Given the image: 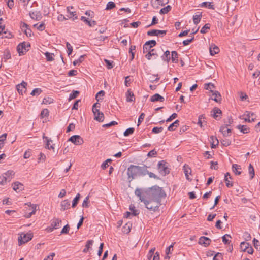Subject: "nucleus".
Segmentation results:
<instances>
[{
    "label": "nucleus",
    "mask_w": 260,
    "mask_h": 260,
    "mask_svg": "<svg viewBox=\"0 0 260 260\" xmlns=\"http://www.w3.org/2000/svg\"><path fill=\"white\" fill-rule=\"evenodd\" d=\"M61 210L64 211L70 208V203L67 200H65L61 202Z\"/></svg>",
    "instance_id": "obj_31"
},
{
    "label": "nucleus",
    "mask_w": 260,
    "mask_h": 260,
    "mask_svg": "<svg viewBox=\"0 0 260 260\" xmlns=\"http://www.w3.org/2000/svg\"><path fill=\"white\" fill-rule=\"evenodd\" d=\"M183 170L186 179L188 180L191 181V179L189 178V174H191V170L190 168H189L188 165H185L183 166Z\"/></svg>",
    "instance_id": "obj_25"
},
{
    "label": "nucleus",
    "mask_w": 260,
    "mask_h": 260,
    "mask_svg": "<svg viewBox=\"0 0 260 260\" xmlns=\"http://www.w3.org/2000/svg\"><path fill=\"white\" fill-rule=\"evenodd\" d=\"M81 20L88 24L89 26L92 27L96 24V22L94 20H89L87 18L84 16H82Z\"/></svg>",
    "instance_id": "obj_26"
},
{
    "label": "nucleus",
    "mask_w": 260,
    "mask_h": 260,
    "mask_svg": "<svg viewBox=\"0 0 260 260\" xmlns=\"http://www.w3.org/2000/svg\"><path fill=\"white\" fill-rule=\"evenodd\" d=\"M219 52V48L215 45H212L210 47V53L211 55H214Z\"/></svg>",
    "instance_id": "obj_30"
},
{
    "label": "nucleus",
    "mask_w": 260,
    "mask_h": 260,
    "mask_svg": "<svg viewBox=\"0 0 260 260\" xmlns=\"http://www.w3.org/2000/svg\"><path fill=\"white\" fill-rule=\"evenodd\" d=\"M210 25L209 23L206 24L201 29L200 32L201 34H206L208 32V30L210 29Z\"/></svg>",
    "instance_id": "obj_45"
},
{
    "label": "nucleus",
    "mask_w": 260,
    "mask_h": 260,
    "mask_svg": "<svg viewBox=\"0 0 260 260\" xmlns=\"http://www.w3.org/2000/svg\"><path fill=\"white\" fill-rule=\"evenodd\" d=\"M211 240L206 237H201L199 241V243L201 245H204L205 247L208 246L210 245Z\"/></svg>",
    "instance_id": "obj_15"
},
{
    "label": "nucleus",
    "mask_w": 260,
    "mask_h": 260,
    "mask_svg": "<svg viewBox=\"0 0 260 260\" xmlns=\"http://www.w3.org/2000/svg\"><path fill=\"white\" fill-rule=\"evenodd\" d=\"M115 6H116V5L114 2H109L106 5L105 10H111V9H113L114 8H115Z\"/></svg>",
    "instance_id": "obj_52"
},
{
    "label": "nucleus",
    "mask_w": 260,
    "mask_h": 260,
    "mask_svg": "<svg viewBox=\"0 0 260 260\" xmlns=\"http://www.w3.org/2000/svg\"><path fill=\"white\" fill-rule=\"evenodd\" d=\"M169 2V0H152L151 4L154 7L155 5L159 4L161 5H165L168 4Z\"/></svg>",
    "instance_id": "obj_34"
},
{
    "label": "nucleus",
    "mask_w": 260,
    "mask_h": 260,
    "mask_svg": "<svg viewBox=\"0 0 260 260\" xmlns=\"http://www.w3.org/2000/svg\"><path fill=\"white\" fill-rule=\"evenodd\" d=\"M29 16L31 18L36 20H39L42 17L41 14L38 11L30 12Z\"/></svg>",
    "instance_id": "obj_20"
},
{
    "label": "nucleus",
    "mask_w": 260,
    "mask_h": 260,
    "mask_svg": "<svg viewBox=\"0 0 260 260\" xmlns=\"http://www.w3.org/2000/svg\"><path fill=\"white\" fill-rule=\"evenodd\" d=\"M157 169L159 173L163 176L169 174L170 169L168 166V163L164 160L160 161L157 164Z\"/></svg>",
    "instance_id": "obj_4"
},
{
    "label": "nucleus",
    "mask_w": 260,
    "mask_h": 260,
    "mask_svg": "<svg viewBox=\"0 0 260 260\" xmlns=\"http://www.w3.org/2000/svg\"><path fill=\"white\" fill-rule=\"evenodd\" d=\"M125 96L126 100L127 102H132L135 101L134 94L130 89L127 91Z\"/></svg>",
    "instance_id": "obj_19"
},
{
    "label": "nucleus",
    "mask_w": 260,
    "mask_h": 260,
    "mask_svg": "<svg viewBox=\"0 0 260 260\" xmlns=\"http://www.w3.org/2000/svg\"><path fill=\"white\" fill-rule=\"evenodd\" d=\"M105 94V92L103 90H101L96 95V99L98 101L102 99Z\"/></svg>",
    "instance_id": "obj_60"
},
{
    "label": "nucleus",
    "mask_w": 260,
    "mask_h": 260,
    "mask_svg": "<svg viewBox=\"0 0 260 260\" xmlns=\"http://www.w3.org/2000/svg\"><path fill=\"white\" fill-rule=\"evenodd\" d=\"M202 15L200 13L199 14H196L193 16V21L195 25L199 24L201 20Z\"/></svg>",
    "instance_id": "obj_36"
},
{
    "label": "nucleus",
    "mask_w": 260,
    "mask_h": 260,
    "mask_svg": "<svg viewBox=\"0 0 260 260\" xmlns=\"http://www.w3.org/2000/svg\"><path fill=\"white\" fill-rule=\"evenodd\" d=\"M42 92V90L40 88H37L34 89L30 94L33 96L39 95Z\"/></svg>",
    "instance_id": "obj_55"
},
{
    "label": "nucleus",
    "mask_w": 260,
    "mask_h": 260,
    "mask_svg": "<svg viewBox=\"0 0 260 260\" xmlns=\"http://www.w3.org/2000/svg\"><path fill=\"white\" fill-rule=\"evenodd\" d=\"M150 101L152 102L157 101L164 102L165 101V99L159 94L156 93L151 97Z\"/></svg>",
    "instance_id": "obj_21"
},
{
    "label": "nucleus",
    "mask_w": 260,
    "mask_h": 260,
    "mask_svg": "<svg viewBox=\"0 0 260 260\" xmlns=\"http://www.w3.org/2000/svg\"><path fill=\"white\" fill-rule=\"evenodd\" d=\"M220 131L222 133L224 136L228 137L230 135L231 129L228 128V126L223 125L221 126Z\"/></svg>",
    "instance_id": "obj_18"
},
{
    "label": "nucleus",
    "mask_w": 260,
    "mask_h": 260,
    "mask_svg": "<svg viewBox=\"0 0 260 260\" xmlns=\"http://www.w3.org/2000/svg\"><path fill=\"white\" fill-rule=\"evenodd\" d=\"M43 138L46 141V147H45L46 148H47L48 149L54 150V144L49 146L50 143L52 142V140L51 139H50L48 137L45 136H43Z\"/></svg>",
    "instance_id": "obj_22"
},
{
    "label": "nucleus",
    "mask_w": 260,
    "mask_h": 260,
    "mask_svg": "<svg viewBox=\"0 0 260 260\" xmlns=\"http://www.w3.org/2000/svg\"><path fill=\"white\" fill-rule=\"evenodd\" d=\"M13 189L17 192H19L20 191L23 189V185L19 182H15L12 184Z\"/></svg>",
    "instance_id": "obj_17"
},
{
    "label": "nucleus",
    "mask_w": 260,
    "mask_h": 260,
    "mask_svg": "<svg viewBox=\"0 0 260 260\" xmlns=\"http://www.w3.org/2000/svg\"><path fill=\"white\" fill-rule=\"evenodd\" d=\"M7 134L4 133L0 136V149L4 146L5 141L6 140Z\"/></svg>",
    "instance_id": "obj_43"
},
{
    "label": "nucleus",
    "mask_w": 260,
    "mask_h": 260,
    "mask_svg": "<svg viewBox=\"0 0 260 260\" xmlns=\"http://www.w3.org/2000/svg\"><path fill=\"white\" fill-rule=\"evenodd\" d=\"M249 245V243L245 242H242L240 244V248L243 251L246 252V249Z\"/></svg>",
    "instance_id": "obj_47"
},
{
    "label": "nucleus",
    "mask_w": 260,
    "mask_h": 260,
    "mask_svg": "<svg viewBox=\"0 0 260 260\" xmlns=\"http://www.w3.org/2000/svg\"><path fill=\"white\" fill-rule=\"evenodd\" d=\"M210 141L211 143V147L212 148H216V146H217L219 143L217 138L213 136L210 137Z\"/></svg>",
    "instance_id": "obj_23"
},
{
    "label": "nucleus",
    "mask_w": 260,
    "mask_h": 260,
    "mask_svg": "<svg viewBox=\"0 0 260 260\" xmlns=\"http://www.w3.org/2000/svg\"><path fill=\"white\" fill-rule=\"evenodd\" d=\"M139 166H135L133 165H130L128 168L127 174L129 178H131V181L137 176H139Z\"/></svg>",
    "instance_id": "obj_3"
},
{
    "label": "nucleus",
    "mask_w": 260,
    "mask_h": 260,
    "mask_svg": "<svg viewBox=\"0 0 260 260\" xmlns=\"http://www.w3.org/2000/svg\"><path fill=\"white\" fill-rule=\"evenodd\" d=\"M34 26L35 27H36L37 29L42 31L45 29V26L44 23H41L40 25H38V24H36L34 25Z\"/></svg>",
    "instance_id": "obj_57"
},
{
    "label": "nucleus",
    "mask_w": 260,
    "mask_h": 260,
    "mask_svg": "<svg viewBox=\"0 0 260 260\" xmlns=\"http://www.w3.org/2000/svg\"><path fill=\"white\" fill-rule=\"evenodd\" d=\"M171 9V7L169 5H168L167 6L162 8L160 10V13L162 14H167L168 12H169Z\"/></svg>",
    "instance_id": "obj_49"
},
{
    "label": "nucleus",
    "mask_w": 260,
    "mask_h": 260,
    "mask_svg": "<svg viewBox=\"0 0 260 260\" xmlns=\"http://www.w3.org/2000/svg\"><path fill=\"white\" fill-rule=\"evenodd\" d=\"M61 220L59 218H54L51 220V226L55 229H59L60 227Z\"/></svg>",
    "instance_id": "obj_14"
},
{
    "label": "nucleus",
    "mask_w": 260,
    "mask_h": 260,
    "mask_svg": "<svg viewBox=\"0 0 260 260\" xmlns=\"http://www.w3.org/2000/svg\"><path fill=\"white\" fill-rule=\"evenodd\" d=\"M104 61L106 63V67L108 69H111L114 67V62L113 61H110L107 59H105Z\"/></svg>",
    "instance_id": "obj_53"
},
{
    "label": "nucleus",
    "mask_w": 260,
    "mask_h": 260,
    "mask_svg": "<svg viewBox=\"0 0 260 260\" xmlns=\"http://www.w3.org/2000/svg\"><path fill=\"white\" fill-rule=\"evenodd\" d=\"M135 129L133 127H130L125 130L124 132V136L125 137L128 136L130 135H132L134 132Z\"/></svg>",
    "instance_id": "obj_51"
},
{
    "label": "nucleus",
    "mask_w": 260,
    "mask_h": 260,
    "mask_svg": "<svg viewBox=\"0 0 260 260\" xmlns=\"http://www.w3.org/2000/svg\"><path fill=\"white\" fill-rule=\"evenodd\" d=\"M49 115V111L47 109H44L42 110L40 116L42 118L47 117Z\"/></svg>",
    "instance_id": "obj_59"
},
{
    "label": "nucleus",
    "mask_w": 260,
    "mask_h": 260,
    "mask_svg": "<svg viewBox=\"0 0 260 260\" xmlns=\"http://www.w3.org/2000/svg\"><path fill=\"white\" fill-rule=\"evenodd\" d=\"M80 194L79 193H78L76 196L75 197V198L73 199V202H72V207L74 208L75 207L78 203V201L80 199Z\"/></svg>",
    "instance_id": "obj_48"
},
{
    "label": "nucleus",
    "mask_w": 260,
    "mask_h": 260,
    "mask_svg": "<svg viewBox=\"0 0 260 260\" xmlns=\"http://www.w3.org/2000/svg\"><path fill=\"white\" fill-rule=\"evenodd\" d=\"M7 182H10L14 177L15 172L13 170H8L5 173L3 174Z\"/></svg>",
    "instance_id": "obj_13"
},
{
    "label": "nucleus",
    "mask_w": 260,
    "mask_h": 260,
    "mask_svg": "<svg viewBox=\"0 0 260 260\" xmlns=\"http://www.w3.org/2000/svg\"><path fill=\"white\" fill-rule=\"evenodd\" d=\"M135 193L137 197L142 196L147 199H152L158 201H160L161 198L166 196L162 188L156 185L149 188L147 190L137 188L135 190Z\"/></svg>",
    "instance_id": "obj_1"
},
{
    "label": "nucleus",
    "mask_w": 260,
    "mask_h": 260,
    "mask_svg": "<svg viewBox=\"0 0 260 260\" xmlns=\"http://www.w3.org/2000/svg\"><path fill=\"white\" fill-rule=\"evenodd\" d=\"M233 122V119L231 116H229L224 121L225 125L226 126L230 125Z\"/></svg>",
    "instance_id": "obj_63"
},
{
    "label": "nucleus",
    "mask_w": 260,
    "mask_h": 260,
    "mask_svg": "<svg viewBox=\"0 0 260 260\" xmlns=\"http://www.w3.org/2000/svg\"><path fill=\"white\" fill-rule=\"evenodd\" d=\"M45 55L47 61H51L54 60L53 56L54 54L48 52L45 53Z\"/></svg>",
    "instance_id": "obj_50"
},
{
    "label": "nucleus",
    "mask_w": 260,
    "mask_h": 260,
    "mask_svg": "<svg viewBox=\"0 0 260 260\" xmlns=\"http://www.w3.org/2000/svg\"><path fill=\"white\" fill-rule=\"evenodd\" d=\"M156 42L155 40H150L146 42L143 47V52L144 53H148L151 50V48L155 46Z\"/></svg>",
    "instance_id": "obj_8"
},
{
    "label": "nucleus",
    "mask_w": 260,
    "mask_h": 260,
    "mask_svg": "<svg viewBox=\"0 0 260 260\" xmlns=\"http://www.w3.org/2000/svg\"><path fill=\"white\" fill-rule=\"evenodd\" d=\"M237 128L243 134H247L250 132V128L246 125H238Z\"/></svg>",
    "instance_id": "obj_24"
},
{
    "label": "nucleus",
    "mask_w": 260,
    "mask_h": 260,
    "mask_svg": "<svg viewBox=\"0 0 260 260\" xmlns=\"http://www.w3.org/2000/svg\"><path fill=\"white\" fill-rule=\"evenodd\" d=\"M164 128L162 127H154L153 128L152 130V132L154 134H158L161 132L163 131Z\"/></svg>",
    "instance_id": "obj_62"
},
{
    "label": "nucleus",
    "mask_w": 260,
    "mask_h": 260,
    "mask_svg": "<svg viewBox=\"0 0 260 260\" xmlns=\"http://www.w3.org/2000/svg\"><path fill=\"white\" fill-rule=\"evenodd\" d=\"M212 95L214 96V98H212V99L214 101L217 103L220 102L221 101V96L220 93L218 91H214L213 92H212Z\"/></svg>",
    "instance_id": "obj_29"
},
{
    "label": "nucleus",
    "mask_w": 260,
    "mask_h": 260,
    "mask_svg": "<svg viewBox=\"0 0 260 260\" xmlns=\"http://www.w3.org/2000/svg\"><path fill=\"white\" fill-rule=\"evenodd\" d=\"M248 170H249V173L250 175L251 176V179L253 178L254 175H255L254 169V168L253 167V166L251 164H250V165L249 166Z\"/></svg>",
    "instance_id": "obj_56"
},
{
    "label": "nucleus",
    "mask_w": 260,
    "mask_h": 260,
    "mask_svg": "<svg viewBox=\"0 0 260 260\" xmlns=\"http://www.w3.org/2000/svg\"><path fill=\"white\" fill-rule=\"evenodd\" d=\"M84 58V55L80 56V57L78 59L75 60L73 61V64L74 66L79 64V63H80L81 62H82L83 61Z\"/></svg>",
    "instance_id": "obj_58"
},
{
    "label": "nucleus",
    "mask_w": 260,
    "mask_h": 260,
    "mask_svg": "<svg viewBox=\"0 0 260 260\" xmlns=\"http://www.w3.org/2000/svg\"><path fill=\"white\" fill-rule=\"evenodd\" d=\"M204 88L206 90H209L211 92H213L214 91L212 90L215 88V86L214 84L212 83H206L204 85Z\"/></svg>",
    "instance_id": "obj_39"
},
{
    "label": "nucleus",
    "mask_w": 260,
    "mask_h": 260,
    "mask_svg": "<svg viewBox=\"0 0 260 260\" xmlns=\"http://www.w3.org/2000/svg\"><path fill=\"white\" fill-rule=\"evenodd\" d=\"M72 143L77 145L83 144V140L79 135H74L71 137L69 140Z\"/></svg>",
    "instance_id": "obj_9"
},
{
    "label": "nucleus",
    "mask_w": 260,
    "mask_h": 260,
    "mask_svg": "<svg viewBox=\"0 0 260 260\" xmlns=\"http://www.w3.org/2000/svg\"><path fill=\"white\" fill-rule=\"evenodd\" d=\"M247 122H254L255 120V114L252 112L246 111L244 114L239 117Z\"/></svg>",
    "instance_id": "obj_6"
},
{
    "label": "nucleus",
    "mask_w": 260,
    "mask_h": 260,
    "mask_svg": "<svg viewBox=\"0 0 260 260\" xmlns=\"http://www.w3.org/2000/svg\"><path fill=\"white\" fill-rule=\"evenodd\" d=\"M211 115L215 119H217L219 117V115L218 114H221V111L218 108L215 107L213 108L212 111Z\"/></svg>",
    "instance_id": "obj_33"
},
{
    "label": "nucleus",
    "mask_w": 260,
    "mask_h": 260,
    "mask_svg": "<svg viewBox=\"0 0 260 260\" xmlns=\"http://www.w3.org/2000/svg\"><path fill=\"white\" fill-rule=\"evenodd\" d=\"M93 241L92 240H89L86 242L85 248L83 249V252L86 253L89 249L91 248V246L93 245Z\"/></svg>",
    "instance_id": "obj_37"
},
{
    "label": "nucleus",
    "mask_w": 260,
    "mask_h": 260,
    "mask_svg": "<svg viewBox=\"0 0 260 260\" xmlns=\"http://www.w3.org/2000/svg\"><path fill=\"white\" fill-rule=\"evenodd\" d=\"M73 7H71V9H73ZM68 13H69V15H67L68 17L69 18H73V20H74L76 19H77V16L76 12H73L70 11V8L69 7H68L67 8Z\"/></svg>",
    "instance_id": "obj_28"
},
{
    "label": "nucleus",
    "mask_w": 260,
    "mask_h": 260,
    "mask_svg": "<svg viewBox=\"0 0 260 260\" xmlns=\"http://www.w3.org/2000/svg\"><path fill=\"white\" fill-rule=\"evenodd\" d=\"M148 168V167L146 165L139 166V176H144L147 175L148 173V170H147Z\"/></svg>",
    "instance_id": "obj_16"
},
{
    "label": "nucleus",
    "mask_w": 260,
    "mask_h": 260,
    "mask_svg": "<svg viewBox=\"0 0 260 260\" xmlns=\"http://www.w3.org/2000/svg\"><path fill=\"white\" fill-rule=\"evenodd\" d=\"M30 47V45L28 43L23 42L20 43L17 47V50L20 56L24 55Z\"/></svg>",
    "instance_id": "obj_5"
},
{
    "label": "nucleus",
    "mask_w": 260,
    "mask_h": 260,
    "mask_svg": "<svg viewBox=\"0 0 260 260\" xmlns=\"http://www.w3.org/2000/svg\"><path fill=\"white\" fill-rule=\"evenodd\" d=\"M20 26L22 30L24 31V33L27 37H31L32 34L31 30L28 28V25L24 22H21Z\"/></svg>",
    "instance_id": "obj_12"
},
{
    "label": "nucleus",
    "mask_w": 260,
    "mask_h": 260,
    "mask_svg": "<svg viewBox=\"0 0 260 260\" xmlns=\"http://www.w3.org/2000/svg\"><path fill=\"white\" fill-rule=\"evenodd\" d=\"M227 237L231 238V236L228 234H225L222 237V241L225 244H228L230 242V240L226 238Z\"/></svg>",
    "instance_id": "obj_61"
},
{
    "label": "nucleus",
    "mask_w": 260,
    "mask_h": 260,
    "mask_svg": "<svg viewBox=\"0 0 260 260\" xmlns=\"http://www.w3.org/2000/svg\"><path fill=\"white\" fill-rule=\"evenodd\" d=\"M32 237L33 235L31 233H22L18 238L19 245H20L28 242L31 240Z\"/></svg>",
    "instance_id": "obj_7"
},
{
    "label": "nucleus",
    "mask_w": 260,
    "mask_h": 260,
    "mask_svg": "<svg viewBox=\"0 0 260 260\" xmlns=\"http://www.w3.org/2000/svg\"><path fill=\"white\" fill-rule=\"evenodd\" d=\"M94 119L99 122H102L104 119V115L102 112L96 113V115H94Z\"/></svg>",
    "instance_id": "obj_42"
},
{
    "label": "nucleus",
    "mask_w": 260,
    "mask_h": 260,
    "mask_svg": "<svg viewBox=\"0 0 260 260\" xmlns=\"http://www.w3.org/2000/svg\"><path fill=\"white\" fill-rule=\"evenodd\" d=\"M79 94V92L77 90H73L72 93L70 94L69 98V101H71L73 99H75Z\"/></svg>",
    "instance_id": "obj_46"
},
{
    "label": "nucleus",
    "mask_w": 260,
    "mask_h": 260,
    "mask_svg": "<svg viewBox=\"0 0 260 260\" xmlns=\"http://www.w3.org/2000/svg\"><path fill=\"white\" fill-rule=\"evenodd\" d=\"M200 6L201 7L208 8L209 9H211L212 10H214L215 9L214 5L212 4L211 2H203L201 4Z\"/></svg>",
    "instance_id": "obj_40"
},
{
    "label": "nucleus",
    "mask_w": 260,
    "mask_h": 260,
    "mask_svg": "<svg viewBox=\"0 0 260 260\" xmlns=\"http://www.w3.org/2000/svg\"><path fill=\"white\" fill-rule=\"evenodd\" d=\"M138 197L141 202L144 203L145 207L150 211L153 212L157 211L160 205V201L152 199H147L146 197L142 196Z\"/></svg>",
    "instance_id": "obj_2"
},
{
    "label": "nucleus",
    "mask_w": 260,
    "mask_h": 260,
    "mask_svg": "<svg viewBox=\"0 0 260 260\" xmlns=\"http://www.w3.org/2000/svg\"><path fill=\"white\" fill-rule=\"evenodd\" d=\"M238 169H241L240 166L237 164H234L232 165V170L236 175H240L241 173V171H239L238 170Z\"/></svg>",
    "instance_id": "obj_44"
},
{
    "label": "nucleus",
    "mask_w": 260,
    "mask_h": 260,
    "mask_svg": "<svg viewBox=\"0 0 260 260\" xmlns=\"http://www.w3.org/2000/svg\"><path fill=\"white\" fill-rule=\"evenodd\" d=\"M178 54L176 51H173L171 52V59L173 63H177L178 61Z\"/></svg>",
    "instance_id": "obj_32"
},
{
    "label": "nucleus",
    "mask_w": 260,
    "mask_h": 260,
    "mask_svg": "<svg viewBox=\"0 0 260 260\" xmlns=\"http://www.w3.org/2000/svg\"><path fill=\"white\" fill-rule=\"evenodd\" d=\"M167 33V30H160L156 29H152L147 32V35L150 36H161L163 37Z\"/></svg>",
    "instance_id": "obj_10"
},
{
    "label": "nucleus",
    "mask_w": 260,
    "mask_h": 260,
    "mask_svg": "<svg viewBox=\"0 0 260 260\" xmlns=\"http://www.w3.org/2000/svg\"><path fill=\"white\" fill-rule=\"evenodd\" d=\"M161 59L164 61L169 63L171 60L170 52L169 51L167 50L164 54L161 56Z\"/></svg>",
    "instance_id": "obj_27"
},
{
    "label": "nucleus",
    "mask_w": 260,
    "mask_h": 260,
    "mask_svg": "<svg viewBox=\"0 0 260 260\" xmlns=\"http://www.w3.org/2000/svg\"><path fill=\"white\" fill-rule=\"evenodd\" d=\"M53 102V99L50 97L45 98H44L42 104H50L51 103H52Z\"/></svg>",
    "instance_id": "obj_54"
},
{
    "label": "nucleus",
    "mask_w": 260,
    "mask_h": 260,
    "mask_svg": "<svg viewBox=\"0 0 260 260\" xmlns=\"http://www.w3.org/2000/svg\"><path fill=\"white\" fill-rule=\"evenodd\" d=\"M70 229L69 225L68 224L64 226V227L62 228V230L60 232L61 234H68L69 233Z\"/></svg>",
    "instance_id": "obj_64"
},
{
    "label": "nucleus",
    "mask_w": 260,
    "mask_h": 260,
    "mask_svg": "<svg viewBox=\"0 0 260 260\" xmlns=\"http://www.w3.org/2000/svg\"><path fill=\"white\" fill-rule=\"evenodd\" d=\"M179 121L178 120H175L173 123L171 124L168 127V130L169 131H173L175 128L179 126Z\"/></svg>",
    "instance_id": "obj_35"
},
{
    "label": "nucleus",
    "mask_w": 260,
    "mask_h": 260,
    "mask_svg": "<svg viewBox=\"0 0 260 260\" xmlns=\"http://www.w3.org/2000/svg\"><path fill=\"white\" fill-rule=\"evenodd\" d=\"M27 85L26 82L22 81L21 83L17 85V89L19 94L22 95L23 93L25 92Z\"/></svg>",
    "instance_id": "obj_11"
},
{
    "label": "nucleus",
    "mask_w": 260,
    "mask_h": 260,
    "mask_svg": "<svg viewBox=\"0 0 260 260\" xmlns=\"http://www.w3.org/2000/svg\"><path fill=\"white\" fill-rule=\"evenodd\" d=\"M152 56H157V54L156 53L155 50L152 49L150 51H149V52L146 54L145 57L148 59H151V57Z\"/></svg>",
    "instance_id": "obj_41"
},
{
    "label": "nucleus",
    "mask_w": 260,
    "mask_h": 260,
    "mask_svg": "<svg viewBox=\"0 0 260 260\" xmlns=\"http://www.w3.org/2000/svg\"><path fill=\"white\" fill-rule=\"evenodd\" d=\"M129 209L132 214L134 216H137L139 214V211L135 209V206L134 204H131L129 205Z\"/></svg>",
    "instance_id": "obj_38"
}]
</instances>
